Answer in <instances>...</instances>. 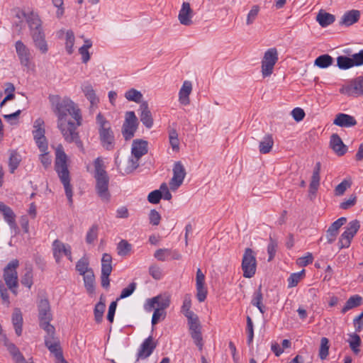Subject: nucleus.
<instances>
[{"instance_id": "nucleus-1", "label": "nucleus", "mask_w": 363, "mask_h": 363, "mask_svg": "<svg viewBox=\"0 0 363 363\" xmlns=\"http://www.w3.org/2000/svg\"><path fill=\"white\" fill-rule=\"evenodd\" d=\"M52 107L57 118V127L64 140L69 143H75L83 151V143L77 131V128L82 123L80 109L69 99H54L52 101Z\"/></svg>"}, {"instance_id": "nucleus-2", "label": "nucleus", "mask_w": 363, "mask_h": 363, "mask_svg": "<svg viewBox=\"0 0 363 363\" xmlns=\"http://www.w3.org/2000/svg\"><path fill=\"white\" fill-rule=\"evenodd\" d=\"M55 169L64 186L65 194L70 204L72 203V187L70 184V176L67 166V156L63 146L60 144L55 149Z\"/></svg>"}, {"instance_id": "nucleus-3", "label": "nucleus", "mask_w": 363, "mask_h": 363, "mask_svg": "<svg viewBox=\"0 0 363 363\" xmlns=\"http://www.w3.org/2000/svg\"><path fill=\"white\" fill-rule=\"evenodd\" d=\"M94 178L96 180V191L98 196L104 202L110 201L111 194L108 190L109 177L105 170L102 158L97 157L94 161Z\"/></svg>"}, {"instance_id": "nucleus-4", "label": "nucleus", "mask_w": 363, "mask_h": 363, "mask_svg": "<svg viewBox=\"0 0 363 363\" xmlns=\"http://www.w3.org/2000/svg\"><path fill=\"white\" fill-rule=\"evenodd\" d=\"M96 123L101 146L106 150H113L115 148L116 139L110 122L99 113L96 117Z\"/></svg>"}, {"instance_id": "nucleus-5", "label": "nucleus", "mask_w": 363, "mask_h": 363, "mask_svg": "<svg viewBox=\"0 0 363 363\" xmlns=\"http://www.w3.org/2000/svg\"><path fill=\"white\" fill-rule=\"evenodd\" d=\"M18 266V260L14 259L9 262L4 269L3 277L5 284L14 295H17V288L18 286V273L16 271Z\"/></svg>"}, {"instance_id": "nucleus-6", "label": "nucleus", "mask_w": 363, "mask_h": 363, "mask_svg": "<svg viewBox=\"0 0 363 363\" xmlns=\"http://www.w3.org/2000/svg\"><path fill=\"white\" fill-rule=\"evenodd\" d=\"M38 308L40 327L46 333H52L53 330H55V327L50 323L52 319V315L48 300L46 298L41 299L38 303Z\"/></svg>"}, {"instance_id": "nucleus-7", "label": "nucleus", "mask_w": 363, "mask_h": 363, "mask_svg": "<svg viewBox=\"0 0 363 363\" xmlns=\"http://www.w3.org/2000/svg\"><path fill=\"white\" fill-rule=\"evenodd\" d=\"M30 28V35L33 43L45 38V35L42 28V21L38 15L35 13H23Z\"/></svg>"}, {"instance_id": "nucleus-8", "label": "nucleus", "mask_w": 363, "mask_h": 363, "mask_svg": "<svg viewBox=\"0 0 363 363\" xmlns=\"http://www.w3.org/2000/svg\"><path fill=\"white\" fill-rule=\"evenodd\" d=\"M278 59V51L275 48H269L264 52L261 62V72L263 77H267L272 74Z\"/></svg>"}, {"instance_id": "nucleus-9", "label": "nucleus", "mask_w": 363, "mask_h": 363, "mask_svg": "<svg viewBox=\"0 0 363 363\" xmlns=\"http://www.w3.org/2000/svg\"><path fill=\"white\" fill-rule=\"evenodd\" d=\"M255 252L251 248L245 250L242 259V270L243 277L245 278H252L256 272L257 260Z\"/></svg>"}, {"instance_id": "nucleus-10", "label": "nucleus", "mask_w": 363, "mask_h": 363, "mask_svg": "<svg viewBox=\"0 0 363 363\" xmlns=\"http://www.w3.org/2000/svg\"><path fill=\"white\" fill-rule=\"evenodd\" d=\"M44 125V121L40 118L36 119L33 123V135L40 151H45L48 149V140L45 136Z\"/></svg>"}, {"instance_id": "nucleus-11", "label": "nucleus", "mask_w": 363, "mask_h": 363, "mask_svg": "<svg viewBox=\"0 0 363 363\" xmlns=\"http://www.w3.org/2000/svg\"><path fill=\"white\" fill-rule=\"evenodd\" d=\"M138 118L133 111L125 113V121L122 126V134L125 140H128L134 136L138 128Z\"/></svg>"}, {"instance_id": "nucleus-12", "label": "nucleus", "mask_w": 363, "mask_h": 363, "mask_svg": "<svg viewBox=\"0 0 363 363\" xmlns=\"http://www.w3.org/2000/svg\"><path fill=\"white\" fill-rule=\"evenodd\" d=\"M359 228L360 224L357 220H352L347 224L345 230L339 239L338 245L340 249L349 247L352 239L357 233Z\"/></svg>"}, {"instance_id": "nucleus-13", "label": "nucleus", "mask_w": 363, "mask_h": 363, "mask_svg": "<svg viewBox=\"0 0 363 363\" xmlns=\"http://www.w3.org/2000/svg\"><path fill=\"white\" fill-rule=\"evenodd\" d=\"M173 177L169 181V187L172 191L177 190L183 183L186 172L181 162H176L173 167Z\"/></svg>"}, {"instance_id": "nucleus-14", "label": "nucleus", "mask_w": 363, "mask_h": 363, "mask_svg": "<svg viewBox=\"0 0 363 363\" xmlns=\"http://www.w3.org/2000/svg\"><path fill=\"white\" fill-rule=\"evenodd\" d=\"M112 257L104 253L101 258V286L104 288H108L110 285L109 276L112 272Z\"/></svg>"}, {"instance_id": "nucleus-15", "label": "nucleus", "mask_w": 363, "mask_h": 363, "mask_svg": "<svg viewBox=\"0 0 363 363\" xmlns=\"http://www.w3.org/2000/svg\"><path fill=\"white\" fill-rule=\"evenodd\" d=\"M340 91L350 96L357 97L363 95V77H358L352 80L350 84L342 87Z\"/></svg>"}, {"instance_id": "nucleus-16", "label": "nucleus", "mask_w": 363, "mask_h": 363, "mask_svg": "<svg viewBox=\"0 0 363 363\" xmlns=\"http://www.w3.org/2000/svg\"><path fill=\"white\" fill-rule=\"evenodd\" d=\"M337 64L340 69H347L353 66H359L363 64V50L352 55V57L339 56L337 58Z\"/></svg>"}, {"instance_id": "nucleus-17", "label": "nucleus", "mask_w": 363, "mask_h": 363, "mask_svg": "<svg viewBox=\"0 0 363 363\" xmlns=\"http://www.w3.org/2000/svg\"><path fill=\"white\" fill-rule=\"evenodd\" d=\"M194 11L189 2H183L181 9L179 11L178 20L179 23L185 26H190L193 24Z\"/></svg>"}, {"instance_id": "nucleus-18", "label": "nucleus", "mask_w": 363, "mask_h": 363, "mask_svg": "<svg viewBox=\"0 0 363 363\" xmlns=\"http://www.w3.org/2000/svg\"><path fill=\"white\" fill-rule=\"evenodd\" d=\"M15 48L21 65L29 67L31 54L28 48L21 40L16 42Z\"/></svg>"}, {"instance_id": "nucleus-19", "label": "nucleus", "mask_w": 363, "mask_h": 363, "mask_svg": "<svg viewBox=\"0 0 363 363\" xmlns=\"http://www.w3.org/2000/svg\"><path fill=\"white\" fill-rule=\"evenodd\" d=\"M53 255L57 262H60L62 255H65L72 261L71 247L58 240H55L52 244Z\"/></svg>"}, {"instance_id": "nucleus-20", "label": "nucleus", "mask_w": 363, "mask_h": 363, "mask_svg": "<svg viewBox=\"0 0 363 363\" xmlns=\"http://www.w3.org/2000/svg\"><path fill=\"white\" fill-rule=\"evenodd\" d=\"M55 330L52 333H47L45 336V344L50 352L55 355V359H58V355L63 356L62 349L60 346V342L55 336Z\"/></svg>"}, {"instance_id": "nucleus-21", "label": "nucleus", "mask_w": 363, "mask_h": 363, "mask_svg": "<svg viewBox=\"0 0 363 363\" xmlns=\"http://www.w3.org/2000/svg\"><path fill=\"white\" fill-rule=\"evenodd\" d=\"M57 37L60 39L65 40V46L67 52L71 55L74 52V45L75 41V37L72 30H65L61 29L57 33Z\"/></svg>"}, {"instance_id": "nucleus-22", "label": "nucleus", "mask_w": 363, "mask_h": 363, "mask_svg": "<svg viewBox=\"0 0 363 363\" xmlns=\"http://www.w3.org/2000/svg\"><path fill=\"white\" fill-rule=\"evenodd\" d=\"M0 212L2 213L4 220L9 224L10 228L16 230L18 227L16 223V214L13 210L9 206L0 201Z\"/></svg>"}, {"instance_id": "nucleus-23", "label": "nucleus", "mask_w": 363, "mask_h": 363, "mask_svg": "<svg viewBox=\"0 0 363 363\" xmlns=\"http://www.w3.org/2000/svg\"><path fill=\"white\" fill-rule=\"evenodd\" d=\"M157 345L154 342L152 336H149L142 343L138 353V358L145 359L148 357L153 352Z\"/></svg>"}, {"instance_id": "nucleus-24", "label": "nucleus", "mask_w": 363, "mask_h": 363, "mask_svg": "<svg viewBox=\"0 0 363 363\" xmlns=\"http://www.w3.org/2000/svg\"><path fill=\"white\" fill-rule=\"evenodd\" d=\"M346 218H340L333 222L328 228L326 232V238L329 243H332L335 240L339 229L346 223Z\"/></svg>"}, {"instance_id": "nucleus-25", "label": "nucleus", "mask_w": 363, "mask_h": 363, "mask_svg": "<svg viewBox=\"0 0 363 363\" xmlns=\"http://www.w3.org/2000/svg\"><path fill=\"white\" fill-rule=\"evenodd\" d=\"M140 111H141L140 115V121L147 128H152L153 125V118L147 101L141 103Z\"/></svg>"}, {"instance_id": "nucleus-26", "label": "nucleus", "mask_w": 363, "mask_h": 363, "mask_svg": "<svg viewBox=\"0 0 363 363\" xmlns=\"http://www.w3.org/2000/svg\"><path fill=\"white\" fill-rule=\"evenodd\" d=\"M191 91V82L187 80L184 81L179 91V101L182 105L187 106L190 104L189 96Z\"/></svg>"}, {"instance_id": "nucleus-27", "label": "nucleus", "mask_w": 363, "mask_h": 363, "mask_svg": "<svg viewBox=\"0 0 363 363\" xmlns=\"http://www.w3.org/2000/svg\"><path fill=\"white\" fill-rule=\"evenodd\" d=\"M330 146L333 150L339 156L345 155L347 150L340 137L334 133L330 137Z\"/></svg>"}, {"instance_id": "nucleus-28", "label": "nucleus", "mask_w": 363, "mask_h": 363, "mask_svg": "<svg viewBox=\"0 0 363 363\" xmlns=\"http://www.w3.org/2000/svg\"><path fill=\"white\" fill-rule=\"evenodd\" d=\"M147 152V142L143 140H134L132 143L131 155L141 158Z\"/></svg>"}, {"instance_id": "nucleus-29", "label": "nucleus", "mask_w": 363, "mask_h": 363, "mask_svg": "<svg viewBox=\"0 0 363 363\" xmlns=\"http://www.w3.org/2000/svg\"><path fill=\"white\" fill-rule=\"evenodd\" d=\"M189 333L191 338L194 340L195 345L199 347V350H201L203 348V337L201 334V323H199L195 325H191L189 326Z\"/></svg>"}, {"instance_id": "nucleus-30", "label": "nucleus", "mask_w": 363, "mask_h": 363, "mask_svg": "<svg viewBox=\"0 0 363 363\" xmlns=\"http://www.w3.org/2000/svg\"><path fill=\"white\" fill-rule=\"evenodd\" d=\"M333 124L340 127H352L357 124L355 118L345 113H338L333 121Z\"/></svg>"}, {"instance_id": "nucleus-31", "label": "nucleus", "mask_w": 363, "mask_h": 363, "mask_svg": "<svg viewBox=\"0 0 363 363\" xmlns=\"http://www.w3.org/2000/svg\"><path fill=\"white\" fill-rule=\"evenodd\" d=\"M12 324L15 329V333L18 336H21L23 331V315L21 310L18 308H14L12 314Z\"/></svg>"}, {"instance_id": "nucleus-32", "label": "nucleus", "mask_w": 363, "mask_h": 363, "mask_svg": "<svg viewBox=\"0 0 363 363\" xmlns=\"http://www.w3.org/2000/svg\"><path fill=\"white\" fill-rule=\"evenodd\" d=\"M360 17V12L357 10H351L342 16L340 24L350 26L357 22Z\"/></svg>"}, {"instance_id": "nucleus-33", "label": "nucleus", "mask_w": 363, "mask_h": 363, "mask_svg": "<svg viewBox=\"0 0 363 363\" xmlns=\"http://www.w3.org/2000/svg\"><path fill=\"white\" fill-rule=\"evenodd\" d=\"M335 20L334 15L327 13L323 10H320L316 16V21L322 27H326L332 24Z\"/></svg>"}, {"instance_id": "nucleus-34", "label": "nucleus", "mask_w": 363, "mask_h": 363, "mask_svg": "<svg viewBox=\"0 0 363 363\" xmlns=\"http://www.w3.org/2000/svg\"><path fill=\"white\" fill-rule=\"evenodd\" d=\"M82 89L86 99L90 101L91 105H95L99 102V99L96 95L93 86L88 82L82 84Z\"/></svg>"}, {"instance_id": "nucleus-35", "label": "nucleus", "mask_w": 363, "mask_h": 363, "mask_svg": "<svg viewBox=\"0 0 363 363\" xmlns=\"http://www.w3.org/2000/svg\"><path fill=\"white\" fill-rule=\"evenodd\" d=\"M362 303V298L359 295H354L348 298L342 309V313H345L349 310L359 306Z\"/></svg>"}, {"instance_id": "nucleus-36", "label": "nucleus", "mask_w": 363, "mask_h": 363, "mask_svg": "<svg viewBox=\"0 0 363 363\" xmlns=\"http://www.w3.org/2000/svg\"><path fill=\"white\" fill-rule=\"evenodd\" d=\"M84 277V282L87 292L90 294H93L95 290V277L93 271H89Z\"/></svg>"}, {"instance_id": "nucleus-37", "label": "nucleus", "mask_w": 363, "mask_h": 363, "mask_svg": "<svg viewBox=\"0 0 363 363\" xmlns=\"http://www.w3.org/2000/svg\"><path fill=\"white\" fill-rule=\"evenodd\" d=\"M274 145V140L271 135H267L259 143V150L262 154L269 153Z\"/></svg>"}, {"instance_id": "nucleus-38", "label": "nucleus", "mask_w": 363, "mask_h": 363, "mask_svg": "<svg viewBox=\"0 0 363 363\" xmlns=\"http://www.w3.org/2000/svg\"><path fill=\"white\" fill-rule=\"evenodd\" d=\"M92 46V42L89 39L84 40V44L79 48V52L82 55L83 63H87L90 60V53L89 49Z\"/></svg>"}, {"instance_id": "nucleus-39", "label": "nucleus", "mask_w": 363, "mask_h": 363, "mask_svg": "<svg viewBox=\"0 0 363 363\" xmlns=\"http://www.w3.org/2000/svg\"><path fill=\"white\" fill-rule=\"evenodd\" d=\"M262 294L261 291V286L255 291L252 299V304L256 306L259 311L263 314L265 312V306L262 304Z\"/></svg>"}, {"instance_id": "nucleus-40", "label": "nucleus", "mask_w": 363, "mask_h": 363, "mask_svg": "<svg viewBox=\"0 0 363 363\" xmlns=\"http://www.w3.org/2000/svg\"><path fill=\"white\" fill-rule=\"evenodd\" d=\"M333 57L328 55H322L318 57L314 62V65L320 68H327L333 64Z\"/></svg>"}, {"instance_id": "nucleus-41", "label": "nucleus", "mask_w": 363, "mask_h": 363, "mask_svg": "<svg viewBox=\"0 0 363 363\" xmlns=\"http://www.w3.org/2000/svg\"><path fill=\"white\" fill-rule=\"evenodd\" d=\"M21 161V156L16 151H12L10 153L9 167L11 173H13L14 171L18 167Z\"/></svg>"}, {"instance_id": "nucleus-42", "label": "nucleus", "mask_w": 363, "mask_h": 363, "mask_svg": "<svg viewBox=\"0 0 363 363\" xmlns=\"http://www.w3.org/2000/svg\"><path fill=\"white\" fill-rule=\"evenodd\" d=\"M89 263L87 257H83L81 258L76 264V270L80 275H84L88 273L89 271H93L89 267Z\"/></svg>"}, {"instance_id": "nucleus-43", "label": "nucleus", "mask_w": 363, "mask_h": 363, "mask_svg": "<svg viewBox=\"0 0 363 363\" xmlns=\"http://www.w3.org/2000/svg\"><path fill=\"white\" fill-rule=\"evenodd\" d=\"M105 308V303L101 300L98 303L96 304L94 310V320L97 323H100L102 321Z\"/></svg>"}, {"instance_id": "nucleus-44", "label": "nucleus", "mask_w": 363, "mask_h": 363, "mask_svg": "<svg viewBox=\"0 0 363 363\" xmlns=\"http://www.w3.org/2000/svg\"><path fill=\"white\" fill-rule=\"evenodd\" d=\"M125 98L129 101L140 103L143 99V94L135 89H130L125 93Z\"/></svg>"}, {"instance_id": "nucleus-45", "label": "nucleus", "mask_w": 363, "mask_h": 363, "mask_svg": "<svg viewBox=\"0 0 363 363\" xmlns=\"http://www.w3.org/2000/svg\"><path fill=\"white\" fill-rule=\"evenodd\" d=\"M304 274V269L299 272L291 274L288 279V287L293 288L296 286L298 284V282L303 278Z\"/></svg>"}, {"instance_id": "nucleus-46", "label": "nucleus", "mask_w": 363, "mask_h": 363, "mask_svg": "<svg viewBox=\"0 0 363 363\" xmlns=\"http://www.w3.org/2000/svg\"><path fill=\"white\" fill-rule=\"evenodd\" d=\"M329 340L326 337H322L320 340V346L319 349V357L321 359H325L328 355Z\"/></svg>"}, {"instance_id": "nucleus-47", "label": "nucleus", "mask_w": 363, "mask_h": 363, "mask_svg": "<svg viewBox=\"0 0 363 363\" xmlns=\"http://www.w3.org/2000/svg\"><path fill=\"white\" fill-rule=\"evenodd\" d=\"M259 6L257 5H254L252 6L251 9L247 15L246 24L247 26H250L254 23L259 14Z\"/></svg>"}, {"instance_id": "nucleus-48", "label": "nucleus", "mask_w": 363, "mask_h": 363, "mask_svg": "<svg viewBox=\"0 0 363 363\" xmlns=\"http://www.w3.org/2000/svg\"><path fill=\"white\" fill-rule=\"evenodd\" d=\"M118 254L120 256L128 255L131 250V245L129 244L126 240H122L117 247Z\"/></svg>"}, {"instance_id": "nucleus-49", "label": "nucleus", "mask_w": 363, "mask_h": 363, "mask_svg": "<svg viewBox=\"0 0 363 363\" xmlns=\"http://www.w3.org/2000/svg\"><path fill=\"white\" fill-rule=\"evenodd\" d=\"M140 159L131 155V157L127 162V167L124 169L125 173L130 174L136 169L139 166Z\"/></svg>"}, {"instance_id": "nucleus-50", "label": "nucleus", "mask_w": 363, "mask_h": 363, "mask_svg": "<svg viewBox=\"0 0 363 363\" xmlns=\"http://www.w3.org/2000/svg\"><path fill=\"white\" fill-rule=\"evenodd\" d=\"M99 228L96 225H92L88 230L86 235V242L88 244H92L98 237Z\"/></svg>"}, {"instance_id": "nucleus-51", "label": "nucleus", "mask_w": 363, "mask_h": 363, "mask_svg": "<svg viewBox=\"0 0 363 363\" xmlns=\"http://www.w3.org/2000/svg\"><path fill=\"white\" fill-rule=\"evenodd\" d=\"M350 347L352 350L357 354L359 352V347L361 344L360 337L357 334L350 335V340H349Z\"/></svg>"}, {"instance_id": "nucleus-52", "label": "nucleus", "mask_w": 363, "mask_h": 363, "mask_svg": "<svg viewBox=\"0 0 363 363\" xmlns=\"http://www.w3.org/2000/svg\"><path fill=\"white\" fill-rule=\"evenodd\" d=\"M169 143L173 150L179 151V141L178 139V134L175 130H172L169 133Z\"/></svg>"}, {"instance_id": "nucleus-53", "label": "nucleus", "mask_w": 363, "mask_h": 363, "mask_svg": "<svg viewBox=\"0 0 363 363\" xmlns=\"http://www.w3.org/2000/svg\"><path fill=\"white\" fill-rule=\"evenodd\" d=\"M320 167H321L320 162H316L314 169H313V172L310 184L319 186L320 179Z\"/></svg>"}, {"instance_id": "nucleus-54", "label": "nucleus", "mask_w": 363, "mask_h": 363, "mask_svg": "<svg viewBox=\"0 0 363 363\" xmlns=\"http://www.w3.org/2000/svg\"><path fill=\"white\" fill-rule=\"evenodd\" d=\"M351 186V182L346 179L343 180L335 189L334 193L335 196H340L345 194L346 190Z\"/></svg>"}, {"instance_id": "nucleus-55", "label": "nucleus", "mask_w": 363, "mask_h": 363, "mask_svg": "<svg viewBox=\"0 0 363 363\" xmlns=\"http://www.w3.org/2000/svg\"><path fill=\"white\" fill-rule=\"evenodd\" d=\"M191 298L190 294H186L184 297L183 304L182 306V313L185 315L186 314L194 313L191 311Z\"/></svg>"}, {"instance_id": "nucleus-56", "label": "nucleus", "mask_w": 363, "mask_h": 363, "mask_svg": "<svg viewBox=\"0 0 363 363\" xmlns=\"http://www.w3.org/2000/svg\"><path fill=\"white\" fill-rule=\"evenodd\" d=\"M33 275L32 270L28 269L26 272L23 274V276L21 277V282L23 286L28 287V289H30L33 284Z\"/></svg>"}, {"instance_id": "nucleus-57", "label": "nucleus", "mask_w": 363, "mask_h": 363, "mask_svg": "<svg viewBox=\"0 0 363 363\" xmlns=\"http://www.w3.org/2000/svg\"><path fill=\"white\" fill-rule=\"evenodd\" d=\"M171 255V250L167 248L158 249L155 252L154 257L159 261L164 262Z\"/></svg>"}, {"instance_id": "nucleus-58", "label": "nucleus", "mask_w": 363, "mask_h": 363, "mask_svg": "<svg viewBox=\"0 0 363 363\" xmlns=\"http://www.w3.org/2000/svg\"><path fill=\"white\" fill-rule=\"evenodd\" d=\"M136 286L137 284L135 282L130 283L126 288H124L122 290L121 294L117 301L130 296L135 290Z\"/></svg>"}, {"instance_id": "nucleus-59", "label": "nucleus", "mask_w": 363, "mask_h": 363, "mask_svg": "<svg viewBox=\"0 0 363 363\" xmlns=\"http://www.w3.org/2000/svg\"><path fill=\"white\" fill-rule=\"evenodd\" d=\"M41 154L39 156V160L40 162L42 163L43 166L47 169L48 168L52 163V159L51 157L49 155V152H48V150L45 151H40Z\"/></svg>"}, {"instance_id": "nucleus-60", "label": "nucleus", "mask_w": 363, "mask_h": 363, "mask_svg": "<svg viewBox=\"0 0 363 363\" xmlns=\"http://www.w3.org/2000/svg\"><path fill=\"white\" fill-rule=\"evenodd\" d=\"M162 196L161 191L155 190L151 191L147 196V200L150 203L157 204L160 202Z\"/></svg>"}, {"instance_id": "nucleus-61", "label": "nucleus", "mask_w": 363, "mask_h": 363, "mask_svg": "<svg viewBox=\"0 0 363 363\" xmlns=\"http://www.w3.org/2000/svg\"><path fill=\"white\" fill-rule=\"evenodd\" d=\"M149 273L152 277L156 280H159L162 277L161 268L157 264H152L149 268Z\"/></svg>"}, {"instance_id": "nucleus-62", "label": "nucleus", "mask_w": 363, "mask_h": 363, "mask_svg": "<svg viewBox=\"0 0 363 363\" xmlns=\"http://www.w3.org/2000/svg\"><path fill=\"white\" fill-rule=\"evenodd\" d=\"M357 201V196L354 194L351 195L349 199L345 200L342 201L340 205V208L342 209H348L351 208L352 206H354Z\"/></svg>"}, {"instance_id": "nucleus-63", "label": "nucleus", "mask_w": 363, "mask_h": 363, "mask_svg": "<svg viewBox=\"0 0 363 363\" xmlns=\"http://www.w3.org/2000/svg\"><path fill=\"white\" fill-rule=\"evenodd\" d=\"M313 257L311 252H308L306 256L297 259L296 263L301 267H305L313 262Z\"/></svg>"}, {"instance_id": "nucleus-64", "label": "nucleus", "mask_w": 363, "mask_h": 363, "mask_svg": "<svg viewBox=\"0 0 363 363\" xmlns=\"http://www.w3.org/2000/svg\"><path fill=\"white\" fill-rule=\"evenodd\" d=\"M196 298L199 302H203L206 298L207 289L205 286H196Z\"/></svg>"}]
</instances>
